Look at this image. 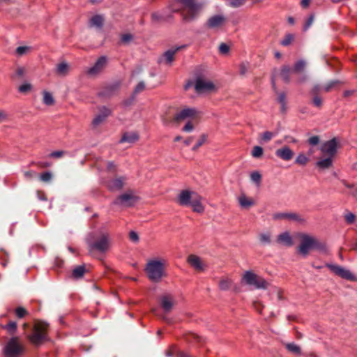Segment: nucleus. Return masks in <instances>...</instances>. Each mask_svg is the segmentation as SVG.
I'll list each match as a JSON object with an SVG mask.
<instances>
[{"mask_svg":"<svg viewBox=\"0 0 357 357\" xmlns=\"http://www.w3.org/2000/svg\"><path fill=\"white\" fill-rule=\"evenodd\" d=\"M86 242L90 252L96 250L100 253H105L111 247L112 238L107 231L100 229L96 232L89 234Z\"/></svg>","mask_w":357,"mask_h":357,"instance_id":"nucleus-1","label":"nucleus"},{"mask_svg":"<svg viewBox=\"0 0 357 357\" xmlns=\"http://www.w3.org/2000/svg\"><path fill=\"white\" fill-rule=\"evenodd\" d=\"M337 147L338 142L336 138H333L324 142L319 147L323 158L317 161L315 166L321 170L331 167L333 166V158L337 151Z\"/></svg>","mask_w":357,"mask_h":357,"instance_id":"nucleus-2","label":"nucleus"},{"mask_svg":"<svg viewBox=\"0 0 357 357\" xmlns=\"http://www.w3.org/2000/svg\"><path fill=\"white\" fill-rule=\"evenodd\" d=\"M144 271L151 282H160L165 276V260L162 259L149 260L144 268Z\"/></svg>","mask_w":357,"mask_h":357,"instance_id":"nucleus-3","label":"nucleus"},{"mask_svg":"<svg viewBox=\"0 0 357 357\" xmlns=\"http://www.w3.org/2000/svg\"><path fill=\"white\" fill-rule=\"evenodd\" d=\"M300 238L301 243L298 248V251L303 256H306L310 250L313 249L320 252L326 251V244L319 241L317 238L305 234H301Z\"/></svg>","mask_w":357,"mask_h":357,"instance_id":"nucleus-4","label":"nucleus"},{"mask_svg":"<svg viewBox=\"0 0 357 357\" xmlns=\"http://www.w3.org/2000/svg\"><path fill=\"white\" fill-rule=\"evenodd\" d=\"M184 5L185 15L183 19L188 22L196 20L203 9V4L194 0H185Z\"/></svg>","mask_w":357,"mask_h":357,"instance_id":"nucleus-5","label":"nucleus"},{"mask_svg":"<svg viewBox=\"0 0 357 357\" xmlns=\"http://www.w3.org/2000/svg\"><path fill=\"white\" fill-rule=\"evenodd\" d=\"M243 280L248 285L253 286L257 289H265L268 287L267 282L262 278L257 276L252 271H245L243 276Z\"/></svg>","mask_w":357,"mask_h":357,"instance_id":"nucleus-6","label":"nucleus"},{"mask_svg":"<svg viewBox=\"0 0 357 357\" xmlns=\"http://www.w3.org/2000/svg\"><path fill=\"white\" fill-rule=\"evenodd\" d=\"M23 347L17 337H12L4 347L3 351L6 357H17L23 351Z\"/></svg>","mask_w":357,"mask_h":357,"instance_id":"nucleus-7","label":"nucleus"},{"mask_svg":"<svg viewBox=\"0 0 357 357\" xmlns=\"http://www.w3.org/2000/svg\"><path fill=\"white\" fill-rule=\"evenodd\" d=\"M139 199L138 197L134 195L132 191H128L119 195L113 202L114 205L123 206H132Z\"/></svg>","mask_w":357,"mask_h":357,"instance_id":"nucleus-8","label":"nucleus"},{"mask_svg":"<svg viewBox=\"0 0 357 357\" xmlns=\"http://www.w3.org/2000/svg\"><path fill=\"white\" fill-rule=\"evenodd\" d=\"M326 266L328 267L335 275L343 279L351 281L356 280L354 275L349 270L342 266L333 264H326Z\"/></svg>","mask_w":357,"mask_h":357,"instance_id":"nucleus-9","label":"nucleus"},{"mask_svg":"<svg viewBox=\"0 0 357 357\" xmlns=\"http://www.w3.org/2000/svg\"><path fill=\"white\" fill-rule=\"evenodd\" d=\"M28 338L33 344H40L46 339L45 328L39 326H35L33 333L29 335Z\"/></svg>","mask_w":357,"mask_h":357,"instance_id":"nucleus-10","label":"nucleus"},{"mask_svg":"<svg viewBox=\"0 0 357 357\" xmlns=\"http://www.w3.org/2000/svg\"><path fill=\"white\" fill-rule=\"evenodd\" d=\"M197 193L188 190H182L177 197V202L183 206H189L194 199V195Z\"/></svg>","mask_w":357,"mask_h":357,"instance_id":"nucleus-11","label":"nucleus"},{"mask_svg":"<svg viewBox=\"0 0 357 357\" xmlns=\"http://www.w3.org/2000/svg\"><path fill=\"white\" fill-rule=\"evenodd\" d=\"M274 220L285 219L299 224L305 222V219L296 213H278L273 215Z\"/></svg>","mask_w":357,"mask_h":357,"instance_id":"nucleus-12","label":"nucleus"},{"mask_svg":"<svg viewBox=\"0 0 357 357\" xmlns=\"http://www.w3.org/2000/svg\"><path fill=\"white\" fill-rule=\"evenodd\" d=\"M215 86L213 82L205 80L202 78H197L195 81V89L198 93L211 91Z\"/></svg>","mask_w":357,"mask_h":357,"instance_id":"nucleus-13","label":"nucleus"},{"mask_svg":"<svg viewBox=\"0 0 357 357\" xmlns=\"http://www.w3.org/2000/svg\"><path fill=\"white\" fill-rule=\"evenodd\" d=\"M107 59L105 56H100L95 63L93 66L90 68L87 73L90 75H96L100 73L106 66Z\"/></svg>","mask_w":357,"mask_h":357,"instance_id":"nucleus-14","label":"nucleus"},{"mask_svg":"<svg viewBox=\"0 0 357 357\" xmlns=\"http://www.w3.org/2000/svg\"><path fill=\"white\" fill-rule=\"evenodd\" d=\"M112 113V111L105 106H102L99 109V114H97L93 121L92 124L96 127L102 123Z\"/></svg>","mask_w":357,"mask_h":357,"instance_id":"nucleus-15","label":"nucleus"},{"mask_svg":"<svg viewBox=\"0 0 357 357\" xmlns=\"http://www.w3.org/2000/svg\"><path fill=\"white\" fill-rule=\"evenodd\" d=\"M197 114V110L194 108L186 107L178 112L174 120L176 121H184L190 118L194 117Z\"/></svg>","mask_w":357,"mask_h":357,"instance_id":"nucleus-16","label":"nucleus"},{"mask_svg":"<svg viewBox=\"0 0 357 357\" xmlns=\"http://www.w3.org/2000/svg\"><path fill=\"white\" fill-rule=\"evenodd\" d=\"M226 20V18L222 15H215L207 20L206 26L210 29H215L222 26Z\"/></svg>","mask_w":357,"mask_h":357,"instance_id":"nucleus-17","label":"nucleus"},{"mask_svg":"<svg viewBox=\"0 0 357 357\" xmlns=\"http://www.w3.org/2000/svg\"><path fill=\"white\" fill-rule=\"evenodd\" d=\"M275 155L285 161L290 160L294 156L293 151L287 146H284L275 151Z\"/></svg>","mask_w":357,"mask_h":357,"instance_id":"nucleus-18","label":"nucleus"},{"mask_svg":"<svg viewBox=\"0 0 357 357\" xmlns=\"http://www.w3.org/2000/svg\"><path fill=\"white\" fill-rule=\"evenodd\" d=\"M188 262L192 267L199 271H204L206 266L201 258L194 255H191L188 257Z\"/></svg>","mask_w":357,"mask_h":357,"instance_id":"nucleus-19","label":"nucleus"},{"mask_svg":"<svg viewBox=\"0 0 357 357\" xmlns=\"http://www.w3.org/2000/svg\"><path fill=\"white\" fill-rule=\"evenodd\" d=\"M124 184V178L122 177L111 179L106 183L107 187L111 191L120 190Z\"/></svg>","mask_w":357,"mask_h":357,"instance_id":"nucleus-20","label":"nucleus"},{"mask_svg":"<svg viewBox=\"0 0 357 357\" xmlns=\"http://www.w3.org/2000/svg\"><path fill=\"white\" fill-rule=\"evenodd\" d=\"M203 198L199 195H194V199L189 206H191L193 211L197 213H203L204 211V206L202 204Z\"/></svg>","mask_w":357,"mask_h":357,"instance_id":"nucleus-21","label":"nucleus"},{"mask_svg":"<svg viewBox=\"0 0 357 357\" xmlns=\"http://www.w3.org/2000/svg\"><path fill=\"white\" fill-rule=\"evenodd\" d=\"M160 305L165 312H169L174 305L173 298L170 295H163L160 298Z\"/></svg>","mask_w":357,"mask_h":357,"instance_id":"nucleus-22","label":"nucleus"},{"mask_svg":"<svg viewBox=\"0 0 357 357\" xmlns=\"http://www.w3.org/2000/svg\"><path fill=\"white\" fill-rule=\"evenodd\" d=\"M277 241L279 243L288 247L291 246L293 245L292 238L290 236L289 233L287 231L278 235Z\"/></svg>","mask_w":357,"mask_h":357,"instance_id":"nucleus-23","label":"nucleus"},{"mask_svg":"<svg viewBox=\"0 0 357 357\" xmlns=\"http://www.w3.org/2000/svg\"><path fill=\"white\" fill-rule=\"evenodd\" d=\"M139 139V136L135 132H126L122 136L120 139V143L128 142V143H134L137 141Z\"/></svg>","mask_w":357,"mask_h":357,"instance_id":"nucleus-24","label":"nucleus"},{"mask_svg":"<svg viewBox=\"0 0 357 357\" xmlns=\"http://www.w3.org/2000/svg\"><path fill=\"white\" fill-rule=\"evenodd\" d=\"M238 203L243 208H248L255 204L253 199L248 198L245 195H242L238 197Z\"/></svg>","mask_w":357,"mask_h":357,"instance_id":"nucleus-25","label":"nucleus"},{"mask_svg":"<svg viewBox=\"0 0 357 357\" xmlns=\"http://www.w3.org/2000/svg\"><path fill=\"white\" fill-rule=\"evenodd\" d=\"M181 48V47H178L174 50H169L166 51L163 54L162 59L165 61V62L167 64H170L174 60V54Z\"/></svg>","mask_w":357,"mask_h":357,"instance_id":"nucleus-26","label":"nucleus"},{"mask_svg":"<svg viewBox=\"0 0 357 357\" xmlns=\"http://www.w3.org/2000/svg\"><path fill=\"white\" fill-rule=\"evenodd\" d=\"M103 24V18L100 15H96L93 16L89 20V26L91 27L96 26L101 28Z\"/></svg>","mask_w":357,"mask_h":357,"instance_id":"nucleus-27","label":"nucleus"},{"mask_svg":"<svg viewBox=\"0 0 357 357\" xmlns=\"http://www.w3.org/2000/svg\"><path fill=\"white\" fill-rule=\"evenodd\" d=\"M278 102L280 105V111L282 113H286L287 110L286 94L284 92L280 93L278 97Z\"/></svg>","mask_w":357,"mask_h":357,"instance_id":"nucleus-28","label":"nucleus"},{"mask_svg":"<svg viewBox=\"0 0 357 357\" xmlns=\"http://www.w3.org/2000/svg\"><path fill=\"white\" fill-rule=\"evenodd\" d=\"M343 82L338 79H333L331 80L328 82H327L324 86L322 87V90L325 92H329L335 87H337L338 85L342 84Z\"/></svg>","mask_w":357,"mask_h":357,"instance_id":"nucleus-29","label":"nucleus"},{"mask_svg":"<svg viewBox=\"0 0 357 357\" xmlns=\"http://www.w3.org/2000/svg\"><path fill=\"white\" fill-rule=\"evenodd\" d=\"M284 345L285 346V348L288 350V351H289L290 353L296 355L301 354V347L294 342L284 343Z\"/></svg>","mask_w":357,"mask_h":357,"instance_id":"nucleus-30","label":"nucleus"},{"mask_svg":"<svg viewBox=\"0 0 357 357\" xmlns=\"http://www.w3.org/2000/svg\"><path fill=\"white\" fill-rule=\"evenodd\" d=\"M292 70L288 66H284L280 70V75L284 82L289 83L291 80L290 73Z\"/></svg>","mask_w":357,"mask_h":357,"instance_id":"nucleus-31","label":"nucleus"},{"mask_svg":"<svg viewBox=\"0 0 357 357\" xmlns=\"http://www.w3.org/2000/svg\"><path fill=\"white\" fill-rule=\"evenodd\" d=\"M233 284V281L227 278L220 280L219 282V288L222 291H227L231 289Z\"/></svg>","mask_w":357,"mask_h":357,"instance_id":"nucleus-32","label":"nucleus"},{"mask_svg":"<svg viewBox=\"0 0 357 357\" xmlns=\"http://www.w3.org/2000/svg\"><path fill=\"white\" fill-rule=\"evenodd\" d=\"M69 66L66 62H61L56 66V71L59 75L65 76L68 74Z\"/></svg>","mask_w":357,"mask_h":357,"instance_id":"nucleus-33","label":"nucleus"},{"mask_svg":"<svg viewBox=\"0 0 357 357\" xmlns=\"http://www.w3.org/2000/svg\"><path fill=\"white\" fill-rule=\"evenodd\" d=\"M306 66V62L303 59L296 61L292 68V72L300 73L304 70Z\"/></svg>","mask_w":357,"mask_h":357,"instance_id":"nucleus-34","label":"nucleus"},{"mask_svg":"<svg viewBox=\"0 0 357 357\" xmlns=\"http://www.w3.org/2000/svg\"><path fill=\"white\" fill-rule=\"evenodd\" d=\"M43 103L46 105H52L54 104V99L51 93L49 91H43Z\"/></svg>","mask_w":357,"mask_h":357,"instance_id":"nucleus-35","label":"nucleus"},{"mask_svg":"<svg viewBox=\"0 0 357 357\" xmlns=\"http://www.w3.org/2000/svg\"><path fill=\"white\" fill-rule=\"evenodd\" d=\"M85 272V267L84 266H77L74 270L73 271V276L74 278L78 279L82 278Z\"/></svg>","mask_w":357,"mask_h":357,"instance_id":"nucleus-36","label":"nucleus"},{"mask_svg":"<svg viewBox=\"0 0 357 357\" xmlns=\"http://www.w3.org/2000/svg\"><path fill=\"white\" fill-rule=\"evenodd\" d=\"M250 179L251 181L255 183L257 186H259L260 184H261V174L257 172V171H255V172H252L251 174H250Z\"/></svg>","mask_w":357,"mask_h":357,"instance_id":"nucleus-37","label":"nucleus"},{"mask_svg":"<svg viewBox=\"0 0 357 357\" xmlns=\"http://www.w3.org/2000/svg\"><path fill=\"white\" fill-rule=\"evenodd\" d=\"M264 149L259 146H255L252 150L251 155L255 158H259L262 156Z\"/></svg>","mask_w":357,"mask_h":357,"instance_id":"nucleus-38","label":"nucleus"},{"mask_svg":"<svg viewBox=\"0 0 357 357\" xmlns=\"http://www.w3.org/2000/svg\"><path fill=\"white\" fill-rule=\"evenodd\" d=\"M308 160L309 159L305 155H304L303 153H299L297 158H296L295 162L300 165L305 166L308 162Z\"/></svg>","mask_w":357,"mask_h":357,"instance_id":"nucleus-39","label":"nucleus"},{"mask_svg":"<svg viewBox=\"0 0 357 357\" xmlns=\"http://www.w3.org/2000/svg\"><path fill=\"white\" fill-rule=\"evenodd\" d=\"M259 241L262 244H269L271 243V235L268 232L259 234Z\"/></svg>","mask_w":357,"mask_h":357,"instance_id":"nucleus-40","label":"nucleus"},{"mask_svg":"<svg viewBox=\"0 0 357 357\" xmlns=\"http://www.w3.org/2000/svg\"><path fill=\"white\" fill-rule=\"evenodd\" d=\"M31 50V47L29 46H20L17 47L15 52L17 56H21L22 55L28 53Z\"/></svg>","mask_w":357,"mask_h":357,"instance_id":"nucleus-41","label":"nucleus"},{"mask_svg":"<svg viewBox=\"0 0 357 357\" xmlns=\"http://www.w3.org/2000/svg\"><path fill=\"white\" fill-rule=\"evenodd\" d=\"M206 135L203 134L201 135L200 139L197 141L195 145L192 148V150L195 151H197L201 146H202L205 142L206 141Z\"/></svg>","mask_w":357,"mask_h":357,"instance_id":"nucleus-42","label":"nucleus"},{"mask_svg":"<svg viewBox=\"0 0 357 357\" xmlns=\"http://www.w3.org/2000/svg\"><path fill=\"white\" fill-rule=\"evenodd\" d=\"M5 328H6L10 333L13 334L17 329V324L15 321H10L5 326Z\"/></svg>","mask_w":357,"mask_h":357,"instance_id":"nucleus-43","label":"nucleus"},{"mask_svg":"<svg viewBox=\"0 0 357 357\" xmlns=\"http://www.w3.org/2000/svg\"><path fill=\"white\" fill-rule=\"evenodd\" d=\"M31 88H32V86L31 84L24 83L19 86L18 90L20 93H26V92L29 91L31 89Z\"/></svg>","mask_w":357,"mask_h":357,"instance_id":"nucleus-44","label":"nucleus"},{"mask_svg":"<svg viewBox=\"0 0 357 357\" xmlns=\"http://www.w3.org/2000/svg\"><path fill=\"white\" fill-rule=\"evenodd\" d=\"M274 136L273 133L270 131H266L261 135V139L264 142L270 141Z\"/></svg>","mask_w":357,"mask_h":357,"instance_id":"nucleus-45","label":"nucleus"},{"mask_svg":"<svg viewBox=\"0 0 357 357\" xmlns=\"http://www.w3.org/2000/svg\"><path fill=\"white\" fill-rule=\"evenodd\" d=\"M293 36L291 34H287L284 38L281 41V45L283 46L289 45L293 40Z\"/></svg>","mask_w":357,"mask_h":357,"instance_id":"nucleus-46","label":"nucleus"},{"mask_svg":"<svg viewBox=\"0 0 357 357\" xmlns=\"http://www.w3.org/2000/svg\"><path fill=\"white\" fill-rule=\"evenodd\" d=\"M249 68L248 63H242L239 66V73L241 75H244L246 74Z\"/></svg>","mask_w":357,"mask_h":357,"instance_id":"nucleus-47","label":"nucleus"},{"mask_svg":"<svg viewBox=\"0 0 357 357\" xmlns=\"http://www.w3.org/2000/svg\"><path fill=\"white\" fill-rule=\"evenodd\" d=\"M16 315L18 318H22L27 313L26 310L22 307H18L15 310Z\"/></svg>","mask_w":357,"mask_h":357,"instance_id":"nucleus-48","label":"nucleus"},{"mask_svg":"<svg viewBox=\"0 0 357 357\" xmlns=\"http://www.w3.org/2000/svg\"><path fill=\"white\" fill-rule=\"evenodd\" d=\"M52 174L49 172H44L40 174V180L44 182H48L52 179Z\"/></svg>","mask_w":357,"mask_h":357,"instance_id":"nucleus-49","label":"nucleus"},{"mask_svg":"<svg viewBox=\"0 0 357 357\" xmlns=\"http://www.w3.org/2000/svg\"><path fill=\"white\" fill-rule=\"evenodd\" d=\"M314 17V15L312 14V15H310V17H308V19L305 22V23L304 24V26H303V30L305 31H307L310 27L312 24L313 23Z\"/></svg>","mask_w":357,"mask_h":357,"instance_id":"nucleus-50","label":"nucleus"},{"mask_svg":"<svg viewBox=\"0 0 357 357\" xmlns=\"http://www.w3.org/2000/svg\"><path fill=\"white\" fill-rule=\"evenodd\" d=\"M229 51V47L226 43H221L219 46V52L222 54H226Z\"/></svg>","mask_w":357,"mask_h":357,"instance_id":"nucleus-51","label":"nucleus"},{"mask_svg":"<svg viewBox=\"0 0 357 357\" xmlns=\"http://www.w3.org/2000/svg\"><path fill=\"white\" fill-rule=\"evenodd\" d=\"M312 103L317 107H321L322 105V100L319 96H314Z\"/></svg>","mask_w":357,"mask_h":357,"instance_id":"nucleus-52","label":"nucleus"},{"mask_svg":"<svg viewBox=\"0 0 357 357\" xmlns=\"http://www.w3.org/2000/svg\"><path fill=\"white\" fill-rule=\"evenodd\" d=\"M319 141H320V139L317 135L310 137L307 140L308 143L312 146L317 145L319 143Z\"/></svg>","mask_w":357,"mask_h":357,"instance_id":"nucleus-53","label":"nucleus"},{"mask_svg":"<svg viewBox=\"0 0 357 357\" xmlns=\"http://www.w3.org/2000/svg\"><path fill=\"white\" fill-rule=\"evenodd\" d=\"M129 238L131 241L134 243H138L139 238L137 232L135 231H131L129 234Z\"/></svg>","mask_w":357,"mask_h":357,"instance_id":"nucleus-54","label":"nucleus"},{"mask_svg":"<svg viewBox=\"0 0 357 357\" xmlns=\"http://www.w3.org/2000/svg\"><path fill=\"white\" fill-rule=\"evenodd\" d=\"M244 3V0H229V5L231 7L237 8L242 6Z\"/></svg>","mask_w":357,"mask_h":357,"instance_id":"nucleus-55","label":"nucleus"},{"mask_svg":"<svg viewBox=\"0 0 357 357\" xmlns=\"http://www.w3.org/2000/svg\"><path fill=\"white\" fill-rule=\"evenodd\" d=\"M321 89L322 88L319 84H316L312 88L310 93L313 96H318Z\"/></svg>","mask_w":357,"mask_h":357,"instance_id":"nucleus-56","label":"nucleus"},{"mask_svg":"<svg viewBox=\"0 0 357 357\" xmlns=\"http://www.w3.org/2000/svg\"><path fill=\"white\" fill-rule=\"evenodd\" d=\"M145 88V84L144 82H140L137 84V85L136 86L135 90H134V93H138L139 92H141L142 91H143Z\"/></svg>","mask_w":357,"mask_h":357,"instance_id":"nucleus-57","label":"nucleus"},{"mask_svg":"<svg viewBox=\"0 0 357 357\" xmlns=\"http://www.w3.org/2000/svg\"><path fill=\"white\" fill-rule=\"evenodd\" d=\"M151 18H152V20L153 22H158L161 21L163 19V17H162V15H160L158 13H153L151 15Z\"/></svg>","mask_w":357,"mask_h":357,"instance_id":"nucleus-58","label":"nucleus"},{"mask_svg":"<svg viewBox=\"0 0 357 357\" xmlns=\"http://www.w3.org/2000/svg\"><path fill=\"white\" fill-rule=\"evenodd\" d=\"M194 129V126L192 124L190 121H188L184 127L182 128V130L184 132H190L192 131Z\"/></svg>","mask_w":357,"mask_h":357,"instance_id":"nucleus-59","label":"nucleus"},{"mask_svg":"<svg viewBox=\"0 0 357 357\" xmlns=\"http://www.w3.org/2000/svg\"><path fill=\"white\" fill-rule=\"evenodd\" d=\"M64 154V152L63 151H53L50 154V157L51 158H59L63 156Z\"/></svg>","mask_w":357,"mask_h":357,"instance_id":"nucleus-60","label":"nucleus"},{"mask_svg":"<svg viewBox=\"0 0 357 357\" xmlns=\"http://www.w3.org/2000/svg\"><path fill=\"white\" fill-rule=\"evenodd\" d=\"M132 39V36L130 33L123 34L121 37V41L124 43H129Z\"/></svg>","mask_w":357,"mask_h":357,"instance_id":"nucleus-61","label":"nucleus"},{"mask_svg":"<svg viewBox=\"0 0 357 357\" xmlns=\"http://www.w3.org/2000/svg\"><path fill=\"white\" fill-rule=\"evenodd\" d=\"M345 220L348 223H352L354 222L355 220V215L352 213H348L345 215Z\"/></svg>","mask_w":357,"mask_h":357,"instance_id":"nucleus-62","label":"nucleus"},{"mask_svg":"<svg viewBox=\"0 0 357 357\" xmlns=\"http://www.w3.org/2000/svg\"><path fill=\"white\" fill-rule=\"evenodd\" d=\"M8 118V114L3 111L0 109V122L6 120Z\"/></svg>","mask_w":357,"mask_h":357,"instance_id":"nucleus-63","label":"nucleus"},{"mask_svg":"<svg viewBox=\"0 0 357 357\" xmlns=\"http://www.w3.org/2000/svg\"><path fill=\"white\" fill-rule=\"evenodd\" d=\"M307 75H302L297 80V82L298 84H301V83H303L305 82L306 80H307Z\"/></svg>","mask_w":357,"mask_h":357,"instance_id":"nucleus-64","label":"nucleus"}]
</instances>
